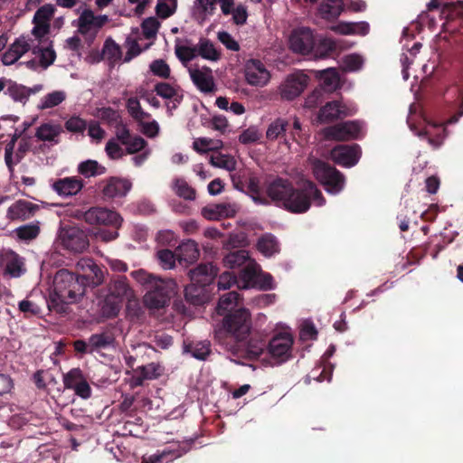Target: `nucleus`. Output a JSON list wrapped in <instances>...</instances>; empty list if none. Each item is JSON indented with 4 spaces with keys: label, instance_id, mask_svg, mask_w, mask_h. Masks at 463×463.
<instances>
[{
    "label": "nucleus",
    "instance_id": "1",
    "mask_svg": "<svg viewBox=\"0 0 463 463\" xmlns=\"http://www.w3.org/2000/svg\"><path fill=\"white\" fill-rule=\"evenodd\" d=\"M267 194L276 205L294 213H306L311 200L317 206L326 203L321 192L310 181L304 182L301 189H296L289 181L277 178L268 184Z\"/></svg>",
    "mask_w": 463,
    "mask_h": 463
},
{
    "label": "nucleus",
    "instance_id": "2",
    "mask_svg": "<svg viewBox=\"0 0 463 463\" xmlns=\"http://www.w3.org/2000/svg\"><path fill=\"white\" fill-rule=\"evenodd\" d=\"M85 276L60 269L54 275L47 306L51 311L65 313L67 306L78 302L85 293Z\"/></svg>",
    "mask_w": 463,
    "mask_h": 463
},
{
    "label": "nucleus",
    "instance_id": "3",
    "mask_svg": "<svg viewBox=\"0 0 463 463\" xmlns=\"http://www.w3.org/2000/svg\"><path fill=\"white\" fill-rule=\"evenodd\" d=\"M250 313L241 307L223 318L222 328L215 331V338L220 344L228 346V338H233L237 342L243 341L250 335ZM231 350L237 353V349L233 347Z\"/></svg>",
    "mask_w": 463,
    "mask_h": 463
},
{
    "label": "nucleus",
    "instance_id": "4",
    "mask_svg": "<svg viewBox=\"0 0 463 463\" xmlns=\"http://www.w3.org/2000/svg\"><path fill=\"white\" fill-rule=\"evenodd\" d=\"M135 298L132 288L125 278H119L110 283L109 295L101 307L102 315L107 317H116L125 301H131Z\"/></svg>",
    "mask_w": 463,
    "mask_h": 463
},
{
    "label": "nucleus",
    "instance_id": "5",
    "mask_svg": "<svg viewBox=\"0 0 463 463\" xmlns=\"http://www.w3.org/2000/svg\"><path fill=\"white\" fill-rule=\"evenodd\" d=\"M292 345L293 336L290 332L283 331L276 334L267 347L269 357L263 359V364L276 366L288 361L292 356Z\"/></svg>",
    "mask_w": 463,
    "mask_h": 463
},
{
    "label": "nucleus",
    "instance_id": "6",
    "mask_svg": "<svg viewBox=\"0 0 463 463\" xmlns=\"http://www.w3.org/2000/svg\"><path fill=\"white\" fill-rule=\"evenodd\" d=\"M315 177L325 186L327 193L337 194L345 186V176L335 168L320 160L312 162Z\"/></svg>",
    "mask_w": 463,
    "mask_h": 463
},
{
    "label": "nucleus",
    "instance_id": "7",
    "mask_svg": "<svg viewBox=\"0 0 463 463\" xmlns=\"http://www.w3.org/2000/svg\"><path fill=\"white\" fill-rule=\"evenodd\" d=\"M74 216L83 219L90 225L111 226L115 229H118L123 222V218L118 212L105 207H91L85 212L78 210Z\"/></svg>",
    "mask_w": 463,
    "mask_h": 463
},
{
    "label": "nucleus",
    "instance_id": "8",
    "mask_svg": "<svg viewBox=\"0 0 463 463\" xmlns=\"http://www.w3.org/2000/svg\"><path fill=\"white\" fill-rule=\"evenodd\" d=\"M175 283L172 279H163L155 287H151L145 294L144 305L151 311H156L165 307L171 296L175 294Z\"/></svg>",
    "mask_w": 463,
    "mask_h": 463
},
{
    "label": "nucleus",
    "instance_id": "9",
    "mask_svg": "<svg viewBox=\"0 0 463 463\" xmlns=\"http://www.w3.org/2000/svg\"><path fill=\"white\" fill-rule=\"evenodd\" d=\"M109 22L106 14L95 15L90 9H84L77 20L73 21V26L77 27L79 33L88 42L93 41L102 26Z\"/></svg>",
    "mask_w": 463,
    "mask_h": 463
},
{
    "label": "nucleus",
    "instance_id": "10",
    "mask_svg": "<svg viewBox=\"0 0 463 463\" xmlns=\"http://www.w3.org/2000/svg\"><path fill=\"white\" fill-rule=\"evenodd\" d=\"M410 128L420 137H424L429 144L434 147H439L445 138V128L442 124H438L430 118H423L419 125H414L408 120Z\"/></svg>",
    "mask_w": 463,
    "mask_h": 463
},
{
    "label": "nucleus",
    "instance_id": "11",
    "mask_svg": "<svg viewBox=\"0 0 463 463\" xmlns=\"http://www.w3.org/2000/svg\"><path fill=\"white\" fill-rule=\"evenodd\" d=\"M57 241L72 252H82L89 246L87 235L76 226L61 227L58 232Z\"/></svg>",
    "mask_w": 463,
    "mask_h": 463
},
{
    "label": "nucleus",
    "instance_id": "12",
    "mask_svg": "<svg viewBox=\"0 0 463 463\" xmlns=\"http://www.w3.org/2000/svg\"><path fill=\"white\" fill-rule=\"evenodd\" d=\"M309 77L301 71H296L286 76L279 87L280 97L292 100L298 97L307 88Z\"/></svg>",
    "mask_w": 463,
    "mask_h": 463
},
{
    "label": "nucleus",
    "instance_id": "13",
    "mask_svg": "<svg viewBox=\"0 0 463 463\" xmlns=\"http://www.w3.org/2000/svg\"><path fill=\"white\" fill-rule=\"evenodd\" d=\"M315 46V34L309 28L295 29L288 37V47L294 53L308 55L314 51Z\"/></svg>",
    "mask_w": 463,
    "mask_h": 463
},
{
    "label": "nucleus",
    "instance_id": "14",
    "mask_svg": "<svg viewBox=\"0 0 463 463\" xmlns=\"http://www.w3.org/2000/svg\"><path fill=\"white\" fill-rule=\"evenodd\" d=\"M24 261L12 250H3L0 252V271L3 276L16 279L25 273Z\"/></svg>",
    "mask_w": 463,
    "mask_h": 463
},
{
    "label": "nucleus",
    "instance_id": "15",
    "mask_svg": "<svg viewBox=\"0 0 463 463\" xmlns=\"http://www.w3.org/2000/svg\"><path fill=\"white\" fill-rule=\"evenodd\" d=\"M244 77L249 85L264 87L269 82L271 74L262 61L250 59L245 62Z\"/></svg>",
    "mask_w": 463,
    "mask_h": 463
},
{
    "label": "nucleus",
    "instance_id": "16",
    "mask_svg": "<svg viewBox=\"0 0 463 463\" xmlns=\"http://www.w3.org/2000/svg\"><path fill=\"white\" fill-rule=\"evenodd\" d=\"M62 382L65 389L73 390L75 394L84 400L91 396V388L79 368H73L63 374Z\"/></svg>",
    "mask_w": 463,
    "mask_h": 463
},
{
    "label": "nucleus",
    "instance_id": "17",
    "mask_svg": "<svg viewBox=\"0 0 463 463\" xmlns=\"http://www.w3.org/2000/svg\"><path fill=\"white\" fill-rule=\"evenodd\" d=\"M362 126L355 121H346L323 130L324 136L327 139L333 140H350L360 137Z\"/></svg>",
    "mask_w": 463,
    "mask_h": 463
},
{
    "label": "nucleus",
    "instance_id": "18",
    "mask_svg": "<svg viewBox=\"0 0 463 463\" xmlns=\"http://www.w3.org/2000/svg\"><path fill=\"white\" fill-rule=\"evenodd\" d=\"M188 72L193 83L203 93H212L215 90V82L213 71L206 66H190Z\"/></svg>",
    "mask_w": 463,
    "mask_h": 463
},
{
    "label": "nucleus",
    "instance_id": "19",
    "mask_svg": "<svg viewBox=\"0 0 463 463\" xmlns=\"http://www.w3.org/2000/svg\"><path fill=\"white\" fill-rule=\"evenodd\" d=\"M361 156L357 145H340L331 150L330 158L339 165L352 167L357 164Z\"/></svg>",
    "mask_w": 463,
    "mask_h": 463
},
{
    "label": "nucleus",
    "instance_id": "20",
    "mask_svg": "<svg viewBox=\"0 0 463 463\" xmlns=\"http://www.w3.org/2000/svg\"><path fill=\"white\" fill-rule=\"evenodd\" d=\"M55 12L54 5L48 4L40 7L34 14L32 29V37H45L50 32V20Z\"/></svg>",
    "mask_w": 463,
    "mask_h": 463
},
{
    "label": "nucleus",
    "instance_id": "21",
    "mask_svg": "<svg viewBox=\"0 0 463 463\" xmlns=\"http://www.w3.org/2000/svg\"><path fill=\"white\" fill-rule=\"evenodd\" d=\"M354 111L355 109L354 107H347L341 101H330L321 108L317 120L320 123H328L344 117L351 116Z\"/></svg>",
    "mask_w": 463,
    "mask_h": 463
},
{
    "label": "nucleus",
    "instance_id": "22",
    "mask_svg": "<svg viewBox=\"0 0 463 463\" xmlns=\"http://www.w3.org/2000/svg\"><path fill=\"white\" fill-rule=\"evenodd\" d=\"M17 137V135L14 134L5 147V162L10 172L14 171V165L22 160L30 148V142L27 139L23 138L19 142L16 152H14Z\"/></svg>",
    "mask_w": 463,
    "mask_h": 463
},
{
    "label": "nucleus",
    "instance_id": "23",
    "mask_svg": "<svg viewBox=\"0 0 463 463\" xmlns=\"http://www.w3.org/2000/svg\"><path fill=\"white\" fill-rule=\"evenodd\" d=\"M31 50L33 53L40 58V62L43 67H48L55 60V52L51 47V42L48 36L32 37Z\"/></svg>",
    "mask_w": 463,
    "mask_h": 463
},
{
    "label": "nucleus",
    "instance_id": "24",
    "mask_svg": "<svg viewBox=\"0 0 463 463\" xmlns=\"http://www.w3.org/2000/svg\"><path fill=\"white\" fill-rule=\"evenodd\" d=\"M32 37L20 36L17 38L3 54L2 61L5 65L15 63L25 52L31 50Z\"/></svg>",
    "mask_w": 463,
    "mask_h": 463
},
{
    "label": "nucleus",
    "instance_id": "25",
    "mask_svg": "<svg viewBox=\"0 0 463 463\" xmlns=\"http://www.w3.org/2000/svg\"><path fill=\"white\" fill-rule=\"evenodd\" d=\"M52 189L61 197L78 194L83 188V181L77 176L58 179L52 184Z\"/></svg>",
    "mask_w": 463,
    "mask_h": 463
},
{
    "label": "nucleus",
    "instance_id": "26",
    "mask_svg": "<svg viewBox=\"0 0 463 463\" xmlns=\"http://www.w3.org/2000/svg\"><path fill=\"white\" fill-rule=\"evenodd\" d=\"M63 132L62 127L59 123L45 122L41 124L35 129V137L37 140L55 146L60 143V137Z\"/></svg>",
    "mask_w": 463,
    "mask_h": 463
},
{
    "label": "nucleus",
    "instance_id": "27",
    "mask_svg": "<svg viewBox=\"0 0 463 463\" xmlns=\"http://www.w3.org/2000/svg\"><path fill=\"white\" fill-rule=\"evenodd\" d=\"M152 45V41L146 42L140 36L139 29H133L127 38L128 52L124 57V62L130 61L134 57L140 54L144 50L148 49Z\"/></svg>",
    "mask_w": 463,
    "mask_h": 463
},
{
    "label": "nucleus",
    "instance_id": "28",
    "mask_svg": "<svg viewBox=\"0 0 463 463\" xmlns=\"http://www.w3.org/2000/svg\"><path fill=\"white\" fill-rule=\"evenodd\" d=\"M156 93L165 100L167 105L175 108L183 99V90L175 83L159 82L155 85Z\"/></svg>",
    "mask_w": 463,
    "mask_h": 463
},
{
    "label": "nucleus",
    "instance_id": "29",
    "mask_svg": "<svg viewBox=\"0 0 463 463\" xmlns=\"http://www.w3.org/2000/svg\"><path fill=\"white\" fill-rule=\"evenodd\" d=\"M76 267L78 270L83 271L86 278V285L90 284L92 286H98L103 281L102 270L94 263L91 259L82 258L80 259Z\"/></svg>",
    "mask_w": 463,
    "mask_h": 463
},
{
    "label": "nucleus",
    "instance_id": "30",
    "mask_svg": "<svg viewBox=\"0 0 463 463\" xmlns=\"http://www.w3.org/2000/svg\"><path fill=\"white\" fill-rule=\"evenodd\" d=\"M132 187V184L128 179L111 177L106 181L102 188V194L108 198L124 197Z\"/></svg>",
    "mask_w": 463,
    "mask_h": 463
},
{
    "label": "nucleus",
    "instance_id": "31",
    "mask_svg": "<svg viewBox=\"0 0 463 463\" xmlns=\"http://www.w3.org/2000/svg\"><path fill=\"white\" fill-rule=\"evenodd\" d=\"M330 30L342 35L364 36L369 33L370 25L367 22H339L330 26Z\"/></svg>",
    "mask_w": 463,
    "mask_h": 463
},
{
    "label": "nucleus",
    "instance_id": "32",
    "mask_svg": "<svg viewBox=\"0 0 463 463\" xmlns=\"http://www.w3.org/2000/svg\"><path fill=\"white\" fill-rule=\"evenodd\" d=\"M237 209L232 203H216L205 206L202 209V215L212 221L222 218H230L236 214Z\"/></svg>",
    "mask_w": 463,
    "mask_h": 463
},
{
    "label": "nucleus",
    "instance_id": "33",
    "mask_svg": "<svg viewBox=\"0 0 463 463\" xmlns=\"http://www.w3.org/2000/svg\"><path fill=\"white\" fill-rule=\"evenodd\" d=\"M217 272V267L212 263L201 264L190 271V279L193 283L204 288L213 282Z\"/></svg>",
    "mask_w": 463,
    "mask_h": 463
},
{
    "label": "nucleus",
    "instance_id": "34",
    "mask_svg": "<svg viewBox=\"0 0 463 463\" xmlns=\"http://www.w3.org/2000/svg\"><path fill=\"white\" fill-rule=\"evenodd\" d=\"M260 269V265L254 260H249L241 271L239 279L237 280L238 287L244 289L256 288Z\"/></svg>",
    "mask_w": 463,
    "mask_h": 463
},
{
    "label": "nucleus",
    "instance_id": "35",
    "mask_svg": "<svg viewBox=\"0 0 463 463\" xmlns=\"http://www.w3.org/2000/svg\"><path fill=\"white\" fill-rule=\"evenodd\" d=\"M33 209L32 203L25 200H18L8 207L6 218L10 221H24L30 217Z\"/></svg>",
    "mask_w": 463,
    "mask_h": 463
},
{
    "label": "nucleus",
    "instance_id": "36",
    "mask_svg": "<svg viewBox=\"0 0 463 463\" xmlns=\"http://www.w3.org/2000/svg\"><path fill=\"white\" fill-rule=\"evenodd\" d=\"M348 47L344 45V41L324 37L318 40L313 52L316 58H325L336 50H344Z\"/></svg>",
    "mask_w": 463,
    "mask_h": 463
},
{
    "label": "nucleus",
    "instance_id": "37",
    "mask_svg": "<svg viewBox=\"0 0 463 463\" xmlns=\"http://www.w3.org/2000/svg\"><path fill=\"white\" fill-rule=\"evenodd\" d=\"M315 76L321 81V86L327 91H333L340 86V76L334 68H328L323 71H315Z\"/></svg>",
    "mask_w": 463,
    "mask_h": 463
},
{
    "label": "nucleus",
    "instance_id": "38",
    "mask_svg": "<svg viewBox=\"0 0 463 463\" xmlns=\"http://www.w3.org/2000/svg\"><path fill=\"white\" fill-rule=\"evenodd\" d=\"M176 257L180 262H194L199 257L196 242L192 240L183 241L176 249Z\"/></svg>",
    "mask_w": 463,
    "mask_h": 463
},
{
    "label": "nucleus",
    "instance_id": "39",
    "mask_svg": "<svg viewBox=\"0 0 463 463\" xmlns=\"http://www.w3.org/2000/svg\"><path fill=\"white\" fill-rule=\"evenodd\" d=\"M197 44L191 42L180 41L175 46V52L180 61L186 66L194 58L198 57Z\"/></svg>",
    "mask_w": 463,
    "mask_h": 463
},
{
    "label": "nucleus",
    "instance_id": "40",
    "mask_svg": "<svg viewBox=\"0 0 463 463\" xmlns=\"http://www.w3.org/2000/svg\"><path fill=\"white\" fill-rule=\"evenodd\" d=\"M257 249L265 257H272L280 250L277 238L271 233H266L258 240Z\"/></svg>",
    "mask_w": 463,
    "mask_h": 463
},
{
    "label": "nucleus",
    "instance_id": "41",
    "mask_svg": "<svg viewBox=\"0 0 463 463\" xmlns=\"http://www.w3.org/2000/svg\"><path fill=\"white\" fill-rule=\"evenodd\" d=\"M198 56L210 61H217L222 57L221 51L213 43L205 38H201L197 43Z\"/></svg>",
    "mask_w": 463,
    "mask_h": 463
},
{
    "label": "nucleus",
    "instance_id": "42",
    "mask_svg": "<svg viewBox=\"0 0 463 463\" xmlns=\"http://www.w3.org/2000/svg\"><path fill=\"white\" fill-rule=\"evenodd\" d=\"M66 92L63 90H54L47 93L39 100L37 109L40 110L53 109L61 104L66 99Z\"/></svg>",
    "mask_w": 463,
    "mask_h": 463
},
{
    "label": "nucleus",
    "instance_id": "43",
    "mask_svg": "<svg viewBox=\"0 0 463 463\" xmlns=\"http://www.w3.org/2000/svg\"><path fill=\"white\" fill-rule=\"evenodd\" d=\"M6 93L14 101L24 103L32 93H35V90L27 89L24 86L19 85L15 82L6 80Z\"/></svg>",
    "mask_w": 463,
    "mask_h": 463
},
{
    "label": "nucleus",
    "instance_id": "44",
    "mask_svg": "<svg viewBox=\"0 0 463 463\" xmlns=\"http://www.w3.org/2000/svg\"><path fill=\"white\" fill-rule=\"evenodd\" d=\"M222 146L223 143L222 140L209 137H197L193 142V148L199 154L217 151L222 148Z\"/></svg>",
    "mask_w": 463,
    "mask_h": 463
},
{
    "label": "nucleus",
    "instance_id": "45",
    "mask_svg": "<svg viewBox=\"0 0 463 463\" xmlns=\"http://www.w3.org/2000/svg\"><path fill=\"white\" fill-rule=\"evenodd\" d=\"M249 260H251L249 252L245 250H240L228 253L223 258V264L227 268L235 269L247 264Z\"/></svg>",
    "mask_w": 463,
    "mask_h": 463
},
{
    "label": "nucleus",
    "instance_id": "46",
    "mask_svg": "<svg viewBox=\"0 0 463 463\" xmlns=\"http://www.w3.org/2000/svg\"><path fill=\"white\" fill-rule=\"evenodd\" d=\"M105 172L106 168L95 160L89 159L78 165V173L87 178L103 175Z\"/></svg>",
    "mask_w": 463,
    "mask_h": 463
},
{
    "label": "nucleus",
    "instance_id": "47",
    "mask_svg": "<svg viewBox=\"0 0 463 463\" xmlns=\"http://www.w3.org/2000/svg\"><path fill=\"white\" fill-rule=\"evenodd\" d=\"M240 303V295L235 291H231L221 297L218 306L217 311L220 315L224 314L225 312L232 311Z\"/></svg>",
    "mask_w": 463,
    "mask_h": 463
},
{
    "label": "nucleus",
    "instance_id": "48",
    "mask_svg": "<svg viewBox=\"0 0 463 463\" xmlns=\"http://www.w3.org/2000/svg\"><path fill=\"white\" fill-rule=\"evenodd\" d=\"M121 58V50L112 39L105 41L100 59L108 60L110 63H115Z\"/></svg>",
    "mask_w": 463,
    "mask_h": 463
},
{
    "label": "nucleus",
    "instance_id": "49",
    "mask_svg": "<svg viewBox=\"0 0 463 463\" xmlns=\"http://www.w3.org/2000/svg\"><path fill=\"white\" fill-rule=\"evenodd\" d=\"M342 12L341 2L329 3L323 1L318 7L319 15L325 20H334Z\"/></svg>",
    "mask_w": 463,
    "mask_h": 463
},
{
    "label": "nucleus",
    "instance_id": "50",
    "mask_svg": "<svg viewBox=\"0 0 463 463\" xmlns=\"http://www.w3.org/2000/svg\"><path fill=\"white\" fill-rule=\"evenodd\" d=\"M210 163L214 167L222 168L230 172L235 170L237 165L233 156L221 153L211 156Z\"/></svg>",
    "mask_w": 463,
    "mask_h": 463
},
{
    "label": "nucleus",
    "instance_id": "51",
    "mask_svg": "<svg viewBox=\"0 0 463 463\" xmlns=\"http://www.w3.org/2000/svg\"><path fill=\"white\" fill-rule=\"evenodd\" d=\"M421 48V44L420 43H416L413 44V46L407 50L406 52H403L401 57V62L402 65V78L407 80L410 77L409 74V68L411 63H413V61L416 57V55L419 53L420 50Z\"/></svg>",
    "mask_w": 463,
    "mask_h": 463
},
{
    "label": "nucleus",
    "instance_id": "52",
    "mask_svg": "<svg viewBox=\"0 0 463 463\" xmlns=\"http://www.w3.org/2000/svg\"><path fill=\"white\" fill-rule=\"evenodd\" d=\"M185 298L194 305L203 303L206 298L205 289L203 286L194 284L191 281V284L186 286L184 289Z\"/></svg>",
    "mask_w": 463,
    "mask_h": 463
},
{
    "label": "nucleus",
    "instance_id": "53",
    "mask_svg": "<svg viewBox=\"0 0 463 463\" xmlns=\"http://www.w3.org/2000/svg\"><path fill=\"white\" fill-rule=\"evenodd\" d=\"M130 275L137 283L145 287L146 290L163 280L161 278L150 274L144 269L132 271Z\"/></svg>",
    "mask_w": 463,
    "mask_h": 463
},
{
    "label": "nucleus",
    "instance_id": "54",
    "mask_svg": "<svg viewBox=\"0 0 463 463\" xmlns=\"http://www.w3.org/2000/svg\"><path fill=\"white\" fill-rule=\"evenodd\" d=\"M184 352L190 353L193 357L198 360H205L211 352L210 343L202 341L185 345Z\"/></svg>",
    "mask_w": 463,
    "mask_h": 463
},
{
    "label": "nucleus",
    "instance_id": "55",
    "mask_svg": "<svg viewBox=\"0 0 463 463\" xmlns=\"http://www.w3.org/2000/svg\"><path fill=\"white\" fill-rule=\"evenodd\" d=\"M18 239L22 241H32L40 233V225L38 222L22 225L14 230Z\"/></svg>",
    "mask_w": 463,
    "mask_h": 463
},
{
    "label": "nucleus",
    "instance_id": "56",
    "mask_svg": "<svg viewBox=\"0 0 463 463\" xmlns=\"http://www.w3.org/2000/svg\"><path fill=\"white\" fill-rule=\"evenodd\" d=\"M288 121L279 118L272 121L266 130V137L270 141L277 140L280 136L285 134Z\"/></svg>",
    "mask_w": 463,
    "mask_h": 463
},
{
    "label": "nucleus",
    "instance_id": "57",
    "mask_svg": "<svg viewBox=\"0 0 463 463\" xmlns=\"http://www.w3.org/2000/svg\"><path fill=\"white\" fill-rule=\"evenodd\" d=\"M364 63V59L358 53L345 55L342 60V68L345 71L354 72L360 71Z\"/></svg>",
    "mask_w": 463,
    "mask_h": 463
},
{
    "label": "nucleus",
    "instance_id": "58",
    "mask_svg": "<svg viewBox=\"0 0 463 463\" xmlns=\"http://www.w3.org/2000/svg\"><path fill=\"white\" fill-rule=\"evenodd\" d=\"M160 23L156 17H148L142 23V35L146 42H150L156 36Z\"/></svg>",
    "mask_w": 463,
    "mask_h": 463
},
{
    "label": "nucleus",
    "instance_id": "59",
    "mask_svg": "<svg viewBox=\"0 0 463 463\" xmlns=\"http://www.w3.org/2000/svg\"><path fill=\"white\" fill-rule=\"evenodd\" d=\"M184 450L165 449L160 453L154 454L148 458H144L142 463H159L163 460L170 461L181 457Z\"/></svg>",
    "mask_w": 463,
    "mask_h": 463
},
{
    "label": "nucleus",
    "instance_id": "60",
    "mask_svg": "<svg viewBox=\"0 0 463 463\" xmlns=\"http://www.w3.org/2000/svg\"><path fill=\"white\" fill-rule=\"evenodd\" d=\"M172 187L179 197L190 201L195 199V191L184 179H175Z\"/></svg>",
    "mask_w": 463,
    "mask_h": 463
},
{
    "label": "nucleus",
    "instance_id": "61",
    "mask_svg": "<svg viewBox=\"0 0 463 463\" xmlns=\"http://www.w3.org/2000/svg\"><path fill=\"white\" fill-rule=\"evenodd\" d=\"M456 5L457 2L453 3L449 0H430L428 4V9L432 10L441 7L442 14L449 13L450 15H453V13H457L460 15H463V8H457L455 7Z\"/></svg>",
    "mask_w": 463,
    "mask_h": 463
},
{
    "label": "nucleus",
    "instance_id": "62",
    "mask_svg": "<svg viewBox=\"0 0 463 463\" xmlns=\"http://www.w3.org/2000/svg\"><path fill=\"white\" fill-rule=\"evenodd\" d=\"M267 347L264 340L251 338L246 345V353L249 358L257 359L263 354Z\"/></svg>",
    "mask_w": 463,
    "mask_h": 463
},
{
    "label": "nucleus",
    "instance_id": "63",
    "mask_svg": "<svg viewBox=\"0 0 463 463\" xmlns=\"http://www.w3.org/2000/svg\"><path fill=\"white\" fill-rule=\"evenodd\" d=\"M177 0H157L156 14L165 19L171 16L176 10Z\"/></svg>",
    "mask_w": 463,
    "mask_h": 463
},
{
    "label": "nucleus",
    "instance_id": "64",
    "mask_svg": "<svg viewBox=\"0 0 463 463\" xmlns=\"http://www.w3.org/2000/svg\"><path fill=\"white\" fill-rule=\"evenodd\" d=\"M149 118H142L141 120H137L140 127V131L149 138L156 137L160 130L159 124L156 120L147 121Z\"/></svg>",
    "mask_w": 463,
    "mask_h": 463
}]
</instances>
